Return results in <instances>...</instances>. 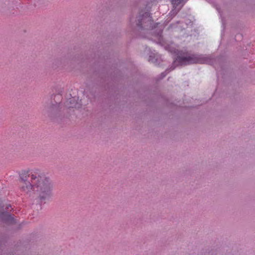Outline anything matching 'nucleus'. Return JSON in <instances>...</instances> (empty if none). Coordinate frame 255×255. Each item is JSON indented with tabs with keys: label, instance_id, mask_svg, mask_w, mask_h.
<instances>
[{
	"label": "nucleus",
	"instance_id": "nucleus-8",
	"mask_svg": "<svg viewBox=\"0 0 255 255\" xmlns=\"http://www.w3.org/2000/svg\"><path fill=\"white\" fill-rule=\"evenodd\" d=\"M111 0H102V4L104 6H105L107 8V12L106 14H110V7L111 5Z\"/></svg>",
	"mask_w": 255,
	"mask_h": 255
},
{
	"label": "nucleus",
	"instance_id": "nucleus-3",
	"mask_svg": "<svg viewBox=\"0 0 255 255\" xmlns=\"http://www.w3.org/2000/svg\"><path fill=\"white\" fill-rule=\"evenodd\" d=\"M137 25L141 28L146 29L153 28V20L148 12H145L141 17H139Z\"/></svg>",
	"mask_w": 255,
	"mask_h": 255
},
{
	"label": "nucleus",
	"instance_id": "nucleus-6",
	"mask_svg": "<svg viewBox=\"0 0 255 255\" xmlns=\"http://www.w3.org/2000/svg\"><path fill=\"white\" fill-rule=\"evenodd\" d=\"M65 106L68 108H79V106L77 101V98L76 97L69 98L65 103Z\"/></svg>",
	"mask_w": 255,
	"mask_h": 255
},
{
	"label": "nucleus",
	"instance_id": "nucleus-2",
	"mask_svg": "<svg viewBox=\"0 0 255 255\" xmlns=\"http://www.w3.org/2000/svg\"><path fill=\"white\" fill-rule=\"evenodd\" d=\"M60 102L57 103L52 101L46 103L43 110V113L48 117L51 121L58 123H63L65 121V117L62 112Z\"/></svg>",
	"mask_w": 255,
	"mask_h": 255
},
{
	"label": "nucleus",
	"instance_id": "nucleus-10",
	"mask_svg": "<svg viewBox=\"0 0 255 255\" xmlns=\"http://www.w3.org/2000/svg\"><path fill=\"white\" fill-rule=\"evenodd\" d=\"M182 0H171V3L174 6H178L181 3Z\"/></svg>",
	"mask_w": 255,
	"mask_h": 255
},
{
	"label": "nucleus",
	"instance_id": "nucleus-13",
	"mask_svg": "<svg viewBox=\"0 0 255 255\" xmlns=\"http://www.w3.org/2000/svg\"><path fill=\"white\" fill-rule=\"evenodd\" d=\"M149 61H152V60H151V59L150 58L149 59Z\"/></svg>",
	"mask_w": 255,
	"mask_h": 255
},
{
	"label": "nucleus",
	"instance_id": "nucleus-11",
	"mask_svg": "<svg viewBox=\"0 0 255 255\" xmlns=\"http://www.w3.org/2000/svg\"><path fill=\"white\" fill-rule=\"evenodd\" d=\"M11 205H7V206L6 207L5 209H6V211H9V208H11Z\"/></svg>",
	"mask_w": 255,
	"mask_h": 255
},
{
	"label": "nucleus",
	"instance_id": "nucleus-9",
	"mask_svg": "<svg viewBox=\"0 0 255 255\" xmlns=\"http://www.w3.org/2000/svg\"><path fill=\"white\" fill-rule=\"evenodd\" d=\"M8 4L9 1H4V0H0V10L1 11L5 8Z\"/></svg>",
	"mask_w": 255,
	"mask_h": 255
},
{
	"label": "nucleus",
	"instance_id": "nucleus-12",
	"mask_svg": "<svg viewBox=\"0 0 255 255\" xmlns=\"http://www.w3.org/2000/svg\"><path fill=\"white\" fill-rule=\"evenodd\" d=\"M3 206L2 205L1 203H0V211L3 209Z\"/></svg>",
	"mask_w": 255,
	"mask_h": 255
},
{
	"label": "nucleus",
	"instance_id": "nucleus-7",
	"mask_svg": "<svg viewBox=\"0 0 255 255\" xmlns=\"http://www.w3.org/2000/svg\"><path fill=\"white\" fill-rule=\"evenodd\" d=\"M68 58V55L57 58L55 60L54 63H55V65H57V66H62L67 62Z\"/></svg>",
	"mask_w": 255,
	"mask_h": 255
},
{
	"label": "nucleus",
	"instance_id": "nucleus-5",
	"mask_svg": "<svg viewBox=\"0 0 255 255\" xmlns=\"http://www.w3.org/2000/svg\"><path fill=\"white\" fill-rule=\"evenodd\" d=\"M0 219L4 223L7 224H15L16 220L14 217L8 213L7 211L1 212L0 214Z\"/></svg>",
	"mask_w": 255,
	"mask_h": 255
},
{
	"label": "nucleus",
	"instance_id": "nucleus-1",
	"mask_svg": "<svg viewBox=\"0 0 255 255\" xmlns=\"http://www.w3.org/2000/svg\"><path fill=\"white\" fill-rule=\"evenodd\" d=\"M23 182L21 190L32 200H37L41 205L52 196L53 185L51 180L36 168L24 170L19 175Z\"/></svg>",
	"mask_w": 255,
	"mask_h": 255
},
{
	"label": "nucleus",
	"instance_id": "nucleus-4",
	"mask_svg": "<svg viewBox=\"0 0 255 255\" xmlns=\"http://www.w3.org/2000/svg\"><path fill=\"white\" fill-rule=\"evenodd\" d=\"M178 61L181 64L204 63L205 60L195 55L179 57Z\"/></svg>",
	"mask_w": 255,
	"mask_h": 255
}]
</instances>
